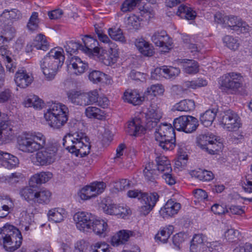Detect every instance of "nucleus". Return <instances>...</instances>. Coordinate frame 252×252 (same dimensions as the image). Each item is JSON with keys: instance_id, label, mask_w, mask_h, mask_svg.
Instances as JSON below:
<instances>
[{"instance_id": "obj_63", "label": "nucleus", "mask_w": 252, "mask_h": 252, "mask_svg": "<svg viewBox=\"0 0 252 252\" xmlns=\"http://www.w3.org/2000/svg\"><path fill=\"white\" fill-rule=\"evenodd\" d=\"M21 174L20 173H13L11 174L7 177H2L0 180L1 182L7 181L10 183H15L18 182L19 179L21 177Z\"/></svg>"}, {"instance_id": "obj_44", "label": "nucleus", "mask_w": 252, "mask_h": 252, "mask_svg": "<svg viewBox=\"0 0 252 252\" xmlns=\"http://www.w3.org/2000/svg\"><path fill=\"white\" fill-rule=\"evenodd\" d=\"M193 175L202 181H210L214 178V174L211 171L199 169L193 172Z\"/></svg>"}, {"instance_id": "obj_54", "label": "nucleus", "mask_w": 252, "mask_h": 252, "mask_svg": "<svg viewBox=\"0 0 252 252\" xmlns=\"http://www.w3.org/2000/svg\"><path fill=\"white\" fill-rule=\"evenodd\" d=\"M222 145L220 142H217V138L215 137L213 139V141L209 145L208 148H206V152L210 154L215 155L221 149Z\"/></svg>"}, {"instance_id": "obj_43", "label": "nucleus", "mask_w": 252, "mask_h": 252, "mask_svg": "<svg viewBox=\"0 0 252 252\" xmlns=\"http://www.w3.org/2000/svg\"><path fill=\"white\" fill-rule=\"evenodd\" d=\"M189 115L182 116L174 119L173 126L178 131H184L185 127L188 123Z\"/></svg>"}, {"instance_id": "obj_2", "label": "nucleus", "mask_w": 252, "mask_h": 252, "mask_svg": "<svg viewBox=\"0 0 252 252\" xmlns=\"http://www.w3.org/2000/svg\"><path fill=\"white\" fill-rule=\"evenodd\" d=\"M63 53L62 48L55 47L52 49L40 61L41 69L48 80L53 79L63 65L65 60Z\"/></svg>"}, {"instance_id": "obj_39", "label": "nucleus", "mask_w": 252, "mask_h": 252, "mask_svg": "<svg viewBox=\"0 0 252 252\" xmlns=\"http://www.w3.org/2000/svg\"><path fill=\"white\" fill-rule=\"evenodd\" d=\"M175 107L177 111L188 112L194 110L195 103L193 100L185 99L177 103Z\"/></svg>"}, {"instance_id": "obj_15", "label": "nucleus", "mask_w": 252, "mask_h": 252, "mask_svg": "<svg viewBox=\"0 0 252 252\" xmlns=\"http://www.w3.org/2000/svg\"><path fill=\"white\" fill-rule=\"evenodd\" d=\"M82 52L88 55H96L99 52L98 42L90 35H85L82 38Z\"/></svg>"}, {"instance_id": "obj_38", "label": "nucleus", "mask_w": 252, "mask_h": 252, "mask_svg": "<svg viewBox=\"0 0 252 252\" xmlns=\"http://www.w3.org/2000/svg\"><path fill=\"white\" fill-rule=\"evenodd\" d=\"M31 46H33V48H35L36 49L46 51L49 48V45L46 39L45 36L39 34L36 36Z\"/></svg>"}, {"instance_id": "obj_46", "label": "nucleus", "mask_w": 252, "mask_h": 252, "mask_svg": "<svg viewBox=\"0 0 252 252\" xmlns=\"http://www.w3.org/2000/svg\"><path fill=\"white\" fill-rule=\"evenodd\" d=\"M164 91V89L163 86L158 84L152 85L150 88H148L147 91L145 92V94L156 96L162 94Z\"/></svg>"}, {"instance_id": "obj_37", "label": "nucleus", "mask_w": 252, "mask_h": 252, "mask_svg": "<svg viewBox=\"0 0 252 252\" xmlns=\"http://www.w3.org/2000/svg\"><path fill=\"white\" fill-rule=\"evenodd\" d=\"M125 23L128 30H138L140 27V18L134 14L126 18Z\"/></svg>"}, {"instance_id": "obj_17", "label": "nucleus", "mask_w": 252, "mask_h": 252, "mask_svg": "<svg viewBox=\"0 0 252 252\" xmlns=\"http://www.w3.org/2000/svg\"><path fill=\"white\" fill-rule=\"evenodd\" d=\"M227 19L226 24L232 29L236 31H240L241 32H247L250 30V26L241 19L234 16L225 17Z\"/></svg>"}, {"instance_id": "obj_16", "label": "nucleus", "mask_w": 252, "mask_h": 252, "mask_svg": "<svg viewBox=\"0 0 252 252\" xmlns=\"http://www.w3.org/2000/svg\"><path fill=\"white\" fill-rule=\"evenodd\" d=\"M66 63L68 68H71L76 75H81L84 73L88 68V64L83 61L78 56L68 57Z\"/></svg>"}, {"instance_id": "obj_48", "label": "nucleus", "mask_w": 252, "mask_h": 252, "mask_svg": "<svg viewBox=\"0 0 252 252\" xmlns=\"http://www.w3.org/2000/svg\"><path fill=\"white\" fill-rule=\"evenodd\" d=\"M25 104L28 107L32 106L36 109H41L43 102L38 96L33 95L27 99Z\"/></svg>"}, {"instance_id": "obj_47", "label": "nucleus", "mask_w": 252, "mask_h": 252, "mask_svg": "<svg viewBox=\"0 0 252 252\" xmlns=\"http://www.w3.org/2000/svg\"><path fill=\"white\" fill-rule=\"evenodd\" d=\"M198 126L197 119L191 116H189L188 123L185 127L184 132L186 133H191L195 131Z\"/></svg>"}, {"instance_id": "obj_14", "label": "nucleus", "mask_w": 252, "mask_h": 252, "mask_svg": "<svg viewBox=\"0 0 252 252\" xmlns=\"http://www.w3.org/2000/svg\"><path fill=\"white\" fill-rule=\"evenodd\" d=\"M93 218L91 214L85 212H77L73 216L77 228L84 232L91 230Z\"/></svg>"}, {"instance_id": "obj_56", "label": "nucleus", "mask_w": 252, "mask_h": 252, "mask_svg": "<svg viewBox=\"0 0 252 252\" xmlns=\"http://www.w3.org/2000/svg\"><path fill=\"white\" fill-rule=\"evenodd\" d=\"M162 72L166 75L165 77L171 78L178 76L180 72V70L177 67L165 66L163 68Z\"/></svg>"}, {"instance_id": "obj_24", "label": "nucleus", "mask_w": 252, "mask_h": 252, "mask_svg": "<svg viewBox=\"0 0 252 252\" xmlns=\"http://www.w3.org/2000/svg\"><path fill=\"white\" fill-rule=\"evenodd\" d=\"M119 57L118 49L110 48L108 52L103 55L100 59L104 64L107 66H112L117 62Z\"/></svg>"}, {"instance_id": "obj_20", "label": "nucleus", "mask_w": 252, "mask_h": 252, "mask_svg": "<svg viewBox=\"0 0 252 252\" xmlns=\"http://www.w3.org/2000/svg\"><path fill=\"white\" fill-rule=\"evenodd\" d=\"M181 208V204L172 199L168 200L164 207L160 211V214L163 218L172 217L177 214Z\"/></svg>"}, {"instance_id": "obj_28", "label": "nucleus", "mask_w": 252, "mask_h": 252, "mask_svg": "<svg viewBox=\"0 0 252 252\" xmlns=\"http://www.w3.org/2000/svg\"><path fill=\"white\" fill-rule=\"evenodd\" d=\"M145 128L140 124L138 120H133L128 122L126 132L131 136H136L145 131Z\"/></svg>"}, {"instance_id": "obj_51", "label": "nucleus", "mask_w": 252, "mask_h": 252, "mask_svg": "<svg viewBox=\"0 0 252 252\" xmlns=\"http://www.w3.org/2000/svg\"><path fill=\"white\" fill-rule=\"evenodd\" d=\"M141 0H126L121 6V10L124 12L133 10Z\"/></svg>"}, {"instance_id": "obj_62", "label": "nucleus", "mask_w": 252, "mask_h": 252, "mask_svg": "<svg viewBox=\"0 0 252 252\" xmlns=\"http://www.w3.org/2000/svg\"><path fill=\"white\" fill-rule=\"evenodd\" d=\"M89 244L88 242L81 240L77 242L75 245L73 252H85L88 248Z\"/></svg>"}, {"instance_id": "obj_7", "label": "nucleus", "mask_w": 252, "mask_h": 252, "mask_svg": "<svg viewBox=\"0 0 252 252\" xmlns=\"http://www.w3.org/2000/svg\"><path fill=\"white\" fill-rule=\"evenodd\" d=\"M243 83L244 78L241 73L231 72L220 78L219 88L228 94H239Z\"/></svg>"}, {"instance_id": "obj_21", "label": "nucleus", "mask_w": 252, "mask_h": 252, "mask_svg": "<svg viewBox=\"0 0 252 252\" xmlns=\"http://www.w3.org/2000/svg\"><path fill=\"white\" fill-rule=\"evenodd\" d=\"M0 160L1 165L8 169L16 167L19 163L16 157L1 151H0Z\"/></svg>"}, {"instance_id": "obj_8", "label": "nucleus", "mask_w": 252, "mask_h": 252, "mask_svg": "<svg viewBox=\"0 0 252 252\" xmlns=\"http://www.w3.org/2000/svg\"><path fill=\"white\" fill-rule=\"evenodd\" d=\"M68 100L76 105L86 106L95 103L98 97V91L94 90L88 93L70 90L67 93Z\"/></svg>"}, {"instance_id": "obj_10", "label": "nucleus", "mask_w": 252, "mask_h": 252, "mask_svg": "<svg viewBox=\"0 0 252 252\" xmlns=\"http://www.w3.org/2000/svg\"><path fill=\"white\" fill-rule=\"evenodd\" d=\"M100 207L104 213L109 215L120 216L124 218L129 214L130 210L127 207L114 203L110 198L103 199L100 204Z\"/></svg>"}, {"instance_id": "obj_60", "label": "nucleus", "mask_w": 252, "mask_h": 252, "mask_svg": "<svg viewBox=\"0 0 252 252\" xmlns=\"http://www.w3.org/2000/svg\"><path fill=\"white\" fill-rule=\"evenodd\" d=\"M15 30L14 28H10L9 29V35L4 33L5 36H0V46L2 45H5V43H7L11 40L14 36Z\"/></svg>"}, {"instance_id": "obj_30", "label": "nucleus", "mask_w": 252, "mask_h": 252, "mask_svg": "<svg viewBox=\"0 0 252 252\" xmlns=\"http://www.w3.org/2000/svg\"><path fill=\"white\" fill-rule=\"evenodd\" d=\"M215 137V136L209 133L200 134L196 138V144L201 149L206 152V148H208Z\"/></svg>"}, {"instance_id": "obj_22", "label": "nucleus", "mask_w": 252, "mask_h": 252, "mask_svg": "<svg viewBox=\"0 0 252 252\" xmlns=\"http://www.w3.org/2000/svg\"><path fill=\"white\" fill-rule=\"evenodd\" d=\"M134 232L129 230H120L117 234L112 237L111 240L112 245L117 247L120 245L125 244L128 241L129 237L134 235Z\"/></svg>"}, {"instance_id": "obj_42", "label": "nucleus", "mask_w": 252, "mask_h": 252, "mask_svg": "<svg viewBox=\"0 0 252 252\" xmlns=\"http://www.w3.org/2000/svg\"><path fill=\"white\" fill-rule=\"evenodd\" d=\"M109 35L112 39L122 43L126 42V39L123 35V31L120 28H111L108 31Z\"/></svg>"}, {"instance_id": "obj_53", "label": "nucleus", "mask_w": 252, "mask_h": 252, "mask_svg": "<svg viewBox=\"0 0 252 252\" xmlns=\"http://www.w3.org/2000/svg\"><path fill=\"white\" fill-rule=\"evenodd\" d=\"M223 42L228 48L231 50H235L239 47V43L237 39L230 35H226L223 38Z\"/></svg>"}, {"instance_id": "obj_4", "label": "nucleus", "mask_w": 252, "mask_h": 252, "mask_svg": "<svg viewBox=\"0 0 252 252\" xmlns=\"http://www.w3.org/2000/svg\"><path fill=\"white\" fill-rule=\"evenodd\" d=\"M22 243V234L17 228L9 224L0 228V245L6 251H15L20 248Z\"/></svg>"}, {"instance_id": "obj_49", "label": "nucleus", "mask_w": 252, "mask_h": 252, "mask_svg": "<svg viewBox=\"0 0 252 252\" xmlns=\"http://www.w3.org/2000/svg\"><path fill=\"white\" fill-rule=\"evenodd\" d=\"M3 12L11 23L20 20L22 17L21 12L17 9H12L10 10H5Z\"/></svg>"}, {"instance_id": "obj_50", "label": "nucleus", "mask_w": 252, "mask_h": 252, "mask_svg": "<svg viewBox=\"0 0 252 252\" xmlns=\"http://www.w3.org/2000/svg\"><path fill=\"white\" fill-rule=\"evenodd\" d=\"M48 216L49 220L55 222H60L63 220V216L56 208L49 211Z\"/></svg>"}, {"instance_id": "obj_26", "label": "nucleus", "mask_w": 252, "mask_h": 252, "mask_svg": "<svg viewBox=\"0 0 252 252\" xmlns=\"http://www.w3.org/2000/svg\"><path fill=\"white\" fill-rule=\"evenodd\" d=\"M52 173L50 172H40L32 176L30 179V184L34 186V184H42L46 183L52 177Z\"/></svg>"}, {"instance_id": "obj_9", "label": "nucleus", "mask_w": 252, "mask_h": 252, "mask_svg": "<svg viewBox=\"0 0 252 252\" xmlns=\"http://www.w3.org/2000/svg\"><path fill=\"white\" fill-rule=\"evenodd\" d=\"M58 147L50 144L36 151L34 158V164L37 166H47L53 163L56 159Z\"/></svg>"}, {"instance_id": "obj_41", "label": "nucleus", "mask_w": 252, "mask_h": 252, "mask_svg": "<svg viewBox=\"0 0 252 252\" xmlns=\"http://www.w3.org/2000/svg\"><path fill=\"white\" fill-rule=\"evenodd\" d=\"M64 48L66 52L69 54L68 57H73V53H75L78 50L82 51V44L75 40H69L66 42Z\"/></svg>"}, {"instance_id": "obj_31", "label": "nucleus", "mask_w": 252, "mask_h": 252, "mask_svg": "<svg viewBox=\"0 0 252 252\" xmlns=\"http://www.w3.org/2000/svg\"><path fill=\"white\" fill-rule=\"evenodd\" d=\"M51 192L47 189L36 190L34 203L45 204H48L50 200Z\"/></svg>"}, {"instance_id": "obj_13", "label": "nucleus", "mask_w": 252, "mask_h": 252, "mask_svg": "<svg viewBox=\"0 0 252 252\" xmlns=\"http://www.w3.org/2000/svg\"><path fill=\"white\" fill-rule=\"evenodd\" d=\"M105 188L103 182H94L90 186H87L82 189L80 192V196L83 200H88L102 193Z\"/></svg>"}, {"instance_id": "obj_36", "label": "nucleus", "mask_w": 252, "mask_h": 252, "mask_svg": "<svg viewBox=\"0 0 252 252\" xmlns=\"http://www.w3.org/2000/svg\"><path fill=\"white\" fill-rule=\"evenodd\" d=\"M30 185V187H27L21 190L20 194L28 202L33 203L36 189L32 186V184Z\"/></svg>"}, {"instance_id": "obj_45", "label": "nucleus", "mask_w": 252, "mask_h": 252, "mask_svg": "<svg viewBox=\"0 0 252 252\" xmlns=\"http://www.w3.org/2000/svg\"><path fill=\"white\" fill-rule=\"evenodd\" d=\"M11 24V22L3 12L0 16V28L3 29V33L9 35V29L13 28Z\"/></svg>"}, {"instance_id": "obj_52", "label": "nucleus", "mask_w": 252, "mask_h": 252, "mask_svg": "<svg viewBox=\"0 0 252 252\" xmlns=\"http://www.w3.org/2000/svg\"><path fill=\"white\" fill-rule=\"evenodd\" d=\"M92 249V252H113L109 246L105 242H97Z\"/></svg>"}, {"instance_id": "obj_27", "label": "nucleus", "mask_w": 252, "mask_h": 252, "mask_svg": "<svg viewBox=\"0 0 252 252\" xmlns=\"http://www.w3.org/2000/svg\"><path fill=\"white\" fill-rule=\"evenodd\" d=\"M156 166L153 162H149L146 165L143 174L145 179L148 182L155 183L158 178L157 171L156 169Z\"/></svg>"}, {"instance_id": "obj_5", "label": "nucleus", "mask_w": 252, "mask_h": 252, "mask_svg": "<svg viewBox=\"0 0 252 252\" xmlns=\"http://www.w3.org/2000/svg\"><path fill=\"white\" fill-rule=\"evenodd\" d=\"M68 112V109L65 105L54 103L44 114V118L51 127L60 129L66 123Z\"/></svg>"}, {"instance_id": "obj_58", "label": "nucleus", "mask_w": 252, "mask_h": 252, "mask_svg": "<svg viewBox=\"0 0 252 252\" xmlns=\"http://www.w3.org/2000/svg\"><path fill=\"white\" fill-rule=\"evenodd\" d=\"M105 74L101 71L97 70H93L90 73L89 75V78L90 81L94 83H97L101 81L102 76H105Z\"/></svg>"}, {"instance_id": "obj_23", "label": "nucleus", "mask_w": 252, "mask_h": 252, "mask_svg": "<svg viewBox=\"0 0 252 252\" xmlns=\"http://www.w3.org/2000/svg\"><path fill=\"white\" fill-rule=\"evenodd\" d=\"M135 44L139 51L144 56L151 57L154 53L153 45L143 38L137 39Z\"/></svg>"}, {"instance_id": "obj_64", "label": "nucleus", "mask_w": 252, "mask_h": 252, "mask_svg": "<svg viewBox=\"0 0 252 252\" xmlns=\"http://www.w3.org/2000/svg\"><path fill=\"white\" fill-rule=\"evenodd\" d=\"M232 252H252V245L247 243L244 246L236 247Z\"/></svg>"}, {"instance_id": "obj_33", "label": "nucleus", "mask_w": 252, "mask_h": 252, "mask_svg": "<svg viewBox=\"0 0 252 252\" xmlns=\"http://www.w3.org/2000/svg\"><path fill=\"white\" fill-rule=\"evenodd\" d=\"M182 63H183L184 71L187 73L195 74L199 71L198 64L194 60L183 59Z\"/></svg>"}, {"instance_id": "obj_6", "label": "nucleus", "mask_w": 252, "mask_h": 252, "mask_svg": "<svg viewBox=\"0 0 252 252\" xmlns=\"http://www.w3.org/2000/svg\"><path fill=\"white\" fill-rule=\"evenodd\" d=\"M155 135L159 146L163 150H172L175 148V132L171 124H161L156 128Z\"/></svg>"}, {"instance_id": "obj_11", "label": "nucleus", "mask_w": 252, "mask_h": 252, "mask_svg": "<svg viewBox=\"0 0 252 252\" xmlns=\"http://www.w3.org/2000/svg\"><path fill=\"white\" fill-rule=\"evenodd\" d=\"M159 196L157 192L143 193L140 200L139 211L141 215H147L158 201Z\"/></svg>"}, {"instance_id": "obj_25", "label": "nucleus", "mask_w": 252, "mask_h": 252, "mask_svg": "<svg viewBox=\"0 0 252 252\" xmlns=\"http://www.w3.org/2000/svg\"><path fill=\"white\" fill-rule=\"evenodd\" d=\"M123 99L125 102L132 104L133 105H138L144 100V97L140 96L136 90H127L124 94Z\"/></svg>"}, {"instance_id": "obj_18", "label": "nucleus", "mask_w": 252, "mask_h": 252, "mask_svg": "<svg viewBox=\"0 0 252 252\" xmlns=\"http://www.w3.org/2000/svg\"><path fill=\"white\" fill-rule=\"evenodd\" d=\"M151 39L156 46L166 49H169V47L171 45L172 43L170 38L164 31L155 32Z\"/></svg>"}, {"instance_id": "obj_59", "label": "nucleus", "mask_w": 252, "mask_h": 252, "mask_svg": "<svg viewBox=\"0 0 252 252\" xmlns=\"http://www.w3.org/2000/svg\"><path fill=\"white\" fill-rule=\"evenodd\" d=\"M157 164L155 165L156 166L159 165L166 166V171L167 172H172V168L171 164L169 160L167 159V158L165 157H158L156 159Z\"/></svg>"}, {"instance_id": "obj_1", "label": "nucleus", "mask_w": 252, "mask_h": 252, "mask_svg": "<svg viewBox=\"0 0 252 252\" xmlns=\"http://www.w3.org/2000/svg\"><path fill=\"white\" fill-rule=\"evenodd\" d=\"M65 148L72 154L84 157L90 153V139L85 133L77 131L67 134L63 138Z\"/></svg>"}, {"instance_id": "obj_57", "label": "nucleus", "mask_w": 252, "mask_h": 252, "mask_svg": "<svg viewBox=\"0 0 252 252\" xmlns=\"http://www.w3.org/2000/svg\"><path fill=\"white\" fill-rule=\"evenodd\" d=\"M130 181L127 179H122L115 182L114 187L118 191L126 190L129 188Z\"/></svg>"}, {"instance_id": "obj_55", "label": "nucleus", "mask_w": 252, "mask_h": 252, "mask_svg": "<svg viewBox=\"0 0 252 252\" xmlns=\"http://www.w3.org/2000/svg\"><path fill=\"white\" fill-rule=\"evenodd\" d=\"M38 13L37 12L32 13L27 24V27L31 31L35 30L38 27Z\"/></svg>"}, {"instance_id": "obj_29", "label": "nucleus", "mask_w": 252, "mask_h": 252, "mask_svg": "<svg viewBox=\"0 0 252 252\" xmlns=\"http://www.w3.org/2000/svg\"><path fill=\"white\" fill-rule=\"evenodd\" d=\"M85 114L89 119L102 120L105 119L104 111L94 106H88L85 109Z\"/></svg>"}, {"instance_id": "obj_12", "label": "nucleus", "mask_w": 252, "mask_h": 252, "mask_svg": "<svg viewBox=\"0 0 252 252\" xmlns=\"http://www.w3.org/2000/svg\"><path fill=\"white\" fill-rule=\"evenodd\" d=\"M221 124L228 131H236L241 126L240 118L234 111L228 110L222 114Z\"/></svg>"}, {"instance_id": "obj_3", "label": "nucleus", "mask_w": 252, "mask_h": 252, "mask_svg": "<svg viewBox=\"0 0 252 252\" xmlns=\"http://www.w3.org/2000/svg\"><path fill=\"white\" fill-rule=\"evenodd\" d=\"M46 138L40 132H25L17 138L18 148L21 151L31 154L45 147Z\"/></svg>"}, {"instance_id": "obj_40", "label": "nucleus", "mask_w": 252, "mask_h": 252, "mask_svg": "<svg viewBox=\"0 0 252 252\" xmlns=\"http://www.w3.org/2000/svg\"><path fill=\"white\" fill-rule=\"evenodd\" d=\"M146 119H153L154 121H159L162 117V113L160 109L157 105L151 104L148 112L146 114Z\"/></svg>"}, {"instance_id": "obj_61", "label": "nucleus", "mask_w": 252, "mask_h": 252, "mask_svg": "<svg viewBox=\"0 0 252 252\" xmlns=\"http://www.w3.org/2000/svg\"><path fill=\"white\" fill-rule=\"evenodd\" d=\"M184 241L183 234L182 233H179L174 235L172 238L174 248L177 250H179L181 245Z\"/></svg>"}, {"instance_id": "obj_35", "label": "nucleus", "mask_w": 252, "mask_h": 252, "mask_svg": "<svg viewBox=\"0 0 252 252\" xmlns=\"http://www.w3.org/2000/svg\"><path fill=\"white\" fill-rule=\"evenodd\" d=\"M216 116V111L215 110H208L201 115L200 121L205 126L208 127L212 125Z\"/></svg>"}, {"instance_id": "obj_19", "label": "nucleus", "mask_w": 252, "mask_h": 252, "mask_svg": "<svg viewBox=\"0 0 252 252\" xmlns=\"http://www.w3.org/2000/svg\"><path fill=\"white\" fill-rule=\"evenodd\" d=\"M14 80L18 87L26 88L32 83L33 77L30 75L26 70L20 69L16 71Z\"/></svg>"}, {"instance_id": "obj_34", "label": "nucleus", "mask_w": 252, "mask_h": 252, "mask_svg": "<svg viewBox=\"0 0 252 252\" xmlns=\"http://www.w3.org/2000/svg\"><path fill=\"white\" fill-rule=\"evenodd\" d=\"M107 224L103 220H94L93 218L91 224V229L97 235L102 234L107 229Z\"/></svg>"}, {"instance_id": "obj_32", "label": "nucleus", "mask_w": 252, "mask_h": 252, "mask_svg": "<svg viewBox=\"0 0 252 252\" xmlns=\"http://www.w3.org/2000/svg\"><path fill=\"white\" fill-rule=\"evenodd\" d=\"M177 15L182 18L193 20L196 17V12L191 8L181 5L178 7Z\"/></svg>"}]
</instances>
